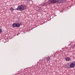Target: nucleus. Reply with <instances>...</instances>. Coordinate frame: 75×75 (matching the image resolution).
<instances>
[{"label":"nucleus","mask_w":75,"mask_h":75,"mask_svg":"<svg viewBox=\"0 0 75 75\" xmlns=\"http://www.w3.org/2000/svg\"><path fill=\"white\" fill-rule=\"evenodd\" d=\"M51 3L52 4H54L55 3L57 2L58 4L62 3L63 2V0H49Z\"/></svg>","instance_id":"f257e3e1"},{"label":"nucleus","mask_w":75,"mask_h":75,"mask_svg":"<svg viewBox=\"0 0 75 75\" xmlns=\"http://www.w3.org/2000/svg\"><path fill=\"white\" fill-rule=\"evenodd\" d=\"M25 8L24 6L23 5H22L18 6L17 8V10L19 11H23V10H24Z\"/></svg>","instance_id":"f03ea898"},{"label":"nucleus","mask_w":75,"mask_h":75,"mask_svg":"<svg viewBox=\"0 0 75 75\" xmlns=\"http://www.w3.org/2000/svg\"><path fill=\"white\" fill-rule=\"evenodd\" d=\"M75 64L74 63H71L70 64V67L71 68H74Z\"/></svg>","instance_id":"7ed1b4c3"},{"label":"nucleus","mask_w":75,"mask_h":75,"mask_svg":"<svg viewBox=\"0 0 75 75\" xmlns=\"http://www.w3.org/2000/svg\"><path fill=\"white\" fill-rule=\"evenodd\" d=\"M20 24L19 23H17L16 25V27H17L18 28V27H20Z\"/></svg>","instance_id":"20e7f679"},{"label":"nucleus","mask_w":75,"mask_h":75,"mask_svg":"<svg viewBox=\"0 0 75 75\" xmlns=\"http://www.w3.org/2000/svg\"><path fill=\"white\" fill-rule=\"evenodd\" d=\"M47 61L50 62V60H51V58H50V57H47Z\"/></svg>","instance_id":"39448f33"},{"label":"nucleus","mask_w":75,"mask_h":75,"mask_svg":"<svg viewBox=\"0 0 75 75\" xmlns=\"http://www.w3.org/2000/svg\"><path fill=\"white\" fill-rule=\"evenodd\" d=\"M65 59L66 61H69L70 59L69 57H67Z\"/></svg>","instance_id":"423d86ee"},{"label":"nucleus","mask_w":75,"mask_h":75,"mask_svg":"<svg viewBox=\"0 0 75 75\" xmlns=\"http://www.w3.org/2000/svg\"><path fill=\"white\" fill-rule=\"evenodd\" d=\"M11 10L12 11H13L14 10V8H13V7H12L11 8Z\"/></svg>","instance_id":"0eeeda50"},{"label":"nucleus","mask_w":75,"mask_h":75,"mask_svg":"<svg viewBox=\"0 0 75 75\" xmlns=\"http://www.w3.org/2000/svg\"><path fill=\"white\" fill-rule=\"evenodd\" d=\"M47 3H44L43 4V6H47Z\"/></svg>","instance_id":"6e6552de"},{"label":"nucleus","mask_w":75,"mask_h":75,"mask_svg":"<svg viewBox=\"0 0 75 75\" xmlns=\"http://www.w3.org/2000/svg\"><path fill=\"white\" fill-rule=\"evenodd\" d=\"M13 26L14 27H16V23H14L13 24Z\"/></svg>","instance_id":"1a4fd4ad"},{"label":"nucleus","mask_w":75,"mask_h":75,"mask_svg":"<svg viewBox=\"0 0 75 75\" xmlns=\"http://www.w3.org/2000/svg\"><path fill=\"white\" fill-rule=\"evenodd\" d=\"M2 33V29L0 28V33Z\"/></svg>","instance_id":"9d476101"}]
</instances>
